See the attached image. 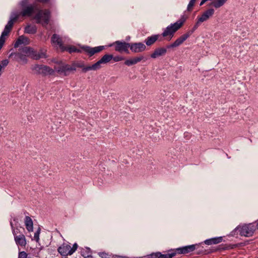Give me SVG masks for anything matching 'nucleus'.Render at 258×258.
Instances as JSON below:
<instances>
[{"mask_svg": "<svg viewBox=\"0 0 258 258\" xmlns=\"http://www.w3.org/2000/svg\"><path fill=\"white\" fill-rule=\"evenodd\" d=\"M185 19L182 18L175 23L168 26L162 33V36L165 38L167 41H170L173 37L175 33L179 30L183 25Z\"/></svg>", "mask_w": 258, "mask_h": 258, "instance_id": "1", "label": "nucleus"}, {"mask_svg": "<svg viewBox=\"0 0 258 258\" xmlns=\"http://www.w3.org/2000/svg\"><path fill=\"white\" fill-rule=\"evenodd\" d=\"M50 16V13L48 10H38L33 19L36 20L37 23L46 26L48 24Z\"/></svg>", "mask_w": 258, "mask_h": 258, "instance_id": "2", "label": "nucleus"}, {"mask_svg": "<svg viewBox=\"0 0 258 258\" xmlns=\"http://www.w3.org/2000/svg\"><path fill=\"white\" fill-rule=\"evenodd\" d=\"M113 58L112 54H105L101 58L92 65L88 66L87 68L84 69L85 72H88L91 70L96 71L101 68L102 64H105L109 62Z\"/></svg>", "mask_w": 258, "mask_h": 258, "instance_id": "3", "label": "nucleus"}, {"mask_svg": "<svg viewBox=\"0 0 258 258\" xmlns=\"http://www.w3.org/2000/svg\"><path fill=\"white\" fill-rule=\"evenodd\" d=\"M235 230H238L239 234L242 236L250 237L253 235L255 227L253 224L249 223L242 226H238Z\"/></svg>", "mask_w": 258, "mask_h": 258, "instance_id": "4", "label": "nucleus"}, {"mask_svg": "<svg viewBox=\"0 0 258 258\" xmlns=\"http://www.w3.org/2000/svg\"><path fill=\"white\" fill-rule=\"evenodd\" d=\"M32 71L37 75L43 76L52 75L54 73V70L48 66L42 64H35L31 68Z\"/></svg>", "mask_w": 258, "mask_h": 258, "instance_id": "5", "label": "nucleus"}, {"mask_svg": "<svg viewBox=\"0 0 258 258\" xmlns=\"http://www.w3.org/2000/svg\"><path fill=\"white\" fill-rule=\"evenodd\" d=\"M77 248L78 245L76 243H74L72 247L70 244L64 243L58 248L57 250L61 255L67 256L72 255Z\"/></svg>", "mask_w": 258, "mask_h": 258, "instance_id": "6", "label": "nucleus"}, {"mask_svg": "<svg viewBox=\"0 0 258 258\" xmlns=\"http://www.w3.org/2000/svg\"><path fill=\"white\" fill-rule=\"evenodd\" d=\"M28 0H22L20 3L21 6L22 7V10L20 15L22 17H30L36 10V8L34 5H29L26 6Z\"/></svg>", "mask_w": 258, "mask_h": 258, "instance_id": "7", "label": "nucleus"}, {"mask_svg": "<svg viewBox=\"0 0 258 258\" xmlns=\"http://www.w3.org/2000/svg\"><path fill=\"white\" fill-rule=\"evenodd\" d=\"M55 70L60 75L67 76L69 75L70 73L74 72L76 70L75 67H72L68 64L62 63L59 64L58 67H55Z\"/></svg>", "mask_w": 258, "mask_h": 258, "instance_id": "8", "label": "nucleus"}, {"mask_svg": "<svg viewBox=\"0 0 258 258\" xmlns=\"http://www.w3.org/2000/svg\"><path fill=\"white\" fill-rule=\"evenodd\" d=\"M13 25L14 23H13L12 21H9L7 24L5 26V29L0 36V50L2 49L5 42L6 36L10 32Z\"/></svg>", "mask_w": 258, "mask_h": 258, "instance_id": "9", "label": "nucleus"}, {"mask_svg": "<svg viewBox=\"0 0 258 258\" xmlns=\"http://www.w3.org/2000/svg\"><path fill=\"white\" fill-rule=\"evenodd\" d=\"M115 45V50L116 51L122 52L124 51L128 53V48H130V43L125 42L124 41L121 42L119 41H115L113 44L110 46Z\"/></svg>", "mask_w": 258, "mask_h": 258, "instance_id": "10", "label": "nucleus"}, {"mask_svg": "<svg viewBox=\"0 0 258 258\" xmlns=\"http://www.w3.org/2000/svg\"><path fill=\"white\" fill-rule=\"evenodd\" d=\"M105 48L104 46H98L94 47L90 46H84L83 47L84 51L90 56H93L95 53H99Z\"/></svg>", "mask_w": 258, "mask_h": 258, "instance_id": "11", "label": "nucleus"}, {"mask_svg": "<svg viewBox=\"0 0 258 258\" xmlns=\"http://www.w3.org/2000/svg\"><path fill=\"white\" fill-rule=\"evenodd\" d=\"M131 50L134 53L142 52L146 49V45L141 42L130 43Z\"/></svg>", "mask_w": 258, "mask_h": 258, "instance_id": "12", "label": "nucleus"}, {"mask_svg": "<svg viewBox=\"0 0 258 258\" xmlns=\"http://www.w3.org/2000/svg\"><path fill=\"white\" fill-rule=\"evenodd\" d=\"M196 249V245H189L176 248L174 250L176 254H185L193 251Z\"/></svg>", "mask_w": 258, "mask_h": 258, "instance_id": "13", "label": "nucleus"}, {"mask_svg": "<svg viewBox=\"0 0 258 258\" xmlns=\"http://www.w3.org/2000/svg\"><path fill=\"white\" fill-rule=\"evenodd\" d=\"M189 37L188 35L185 33L181 35L180 37L178 38L176 40L173 42L172 43L170 44V45H168L167 46V48H172L178 47L180 46L181 44H182L184 41H185Z\"/></svg>", "mask_w": 258, "mask_h": 258, "instance_id": "14", "label": "nucleus"}, {"mask_svg": "<svg viewBox=\"0 0 258 258\" xmlns=\"http://www.w3.org/2000/svg\"><path fill=\"white\" fill-rule=\"evenodd\" d=\"M214 10L213 9H209L204 12L201 17L198 18V23H202L208 20L210 17H211L214 13Z\"/></svg>", "mask_w": 258, "mask_h": 258, "instance_id": "15", "label": "nucleus"}, {"mask_svg": "<svg viewBox=\"0 0 258 258\" xmlns=\"http://www.w3.org/2000/svg\"><path fill=\"white\" fill-rule=\"evenodd\" d=\"M167 52V48L165 47H158L156 48L151 53L150 56L152 58L155 59L160 56L164 55Z\"/></svg>", "mask_w": 258, "mask_h": 258, "instance_id": "16", "label": "nucleus"}, {"mask_svg": "<svg viewBox=\"0 0 258 258\" xmlns=\"http://www.w3.org/2000/svg\"><path fill=\"white\" fill-rule=\"evenodd\" d=\"M144 56L141 55L128 59H126L124 61V64L127 66H131L136 64L144 59Z\"/></svg>", "mask_w": 258, "mask_h": 258, "instance_id": "17", "label": "nucleus"}, {"mask_svg": "<svg viewBox=\"0 0 258 258\" xmlns=\"http://www.w3.org/2000/svg\"><path fill=\"white\" fill-rule=\"evenodd\" d=\"M51 42L53 45H58L61 50L64 49L61 38L59 35L56 34H53L51 37Z\"/></svg>", "mask_w": 258, "mask_h": 258, "instance_id": "18", "label": "nucleus"}, {"mask_svg": "<svg viewBox=\"0 0 258 258\" xmlns=\"http://www.w3.org/2000/svg\"><path fill=\"white\" fill-rule=\"evenodd\" d=\"M14 240L17 245L22 247H25L26 245V239L24 234H19L18 236H15Z\"/></svg>", "mask_w": 258, "mask_h": 258, "instance_id": "19", "label": "nucleus"}, {"mask_svg": "<svg viewBox=\"0 0 258 258\" xmlns=\"http://www.w3.org/2000/svg\"><path fill=\"white\" fill-rule=\"evenodd\" d=\"M22 44H24L26 45H28L29 44V39L24 35H22L19 36L17 40L16 41L14 44V47L15 48L18 47L20 45Z\"/></svg>", "mask_w": 258, "mask_h": 258, "instance_id": "20", "label": "nucleus"}, {"mask_svg": "<svg viewBox=\"0 0 258 258\" xmlns=\"http://www.w3.org/2000/svg\"><path fill=\"white\" fill-rule=\"evenodd\" d=\"M160 35H153L148 37L145 40V42L147 46L153 45L159 38Z\"/></svg>", "mask_w": 258, "mask_h": 258, "instance_id": "21", "label": "nucleus"}, {"mask_svg": "<svg viewBox=\"0 0 258 258\" xmlns=\"http://www.w3.org/2000/svg\"><path fill=\"white\" fill-rule=\"evenodd\" d=\"M25 225L29 232L33 230V223L32 219L29 216H26L25 218Z\"/></svg>", "mask_w": 258, "mask_h": 258, "instance_id": "22", "label": "nucleus"}, {"mask_svg": "<svg viewBox=\"0 0 258 258\" xmlns=\"http://www.w3.org/2000/svg\"><path fill=\"white\" fill-rule=\"evenodd\" d=\"M222 237H216L206 239L205 241V243L207 245L215 244L220 243L221 242H222Z\"/></svg>", "mask_w": 258, "mask_h": 258, "instance_id": "23", "label": "nucleus"}, {"mask_svg": "<svg viewBox=\"0 0 258 258\" xmlns=\"http://www.w3.org/2000/svg\"><path fill=\"white\" fill-rule=\"evenodd\" d=\"M47 57L46 53L42 51L37 52L33 49L32 58L35 60L39 59L41 58H46Z\"/></svg>", "mask_w": 258, "mask_h": 258, "instance_id": "24", "label": "nucleus"}, {"mask_svg": "<svg viewBox=\"0 0 258 258\" xmlns=\"http://www.w3.org/2000/svg\"><path fill=\"white\" fill-rule=\"evenodd\" d=\"M36 32H37V27L36 26L28 25L25 28L24 32L25 33L33 34L36 33Z\"/></svg>", "mask_w": 258, "mask_h": 258, "instance_id": "25", "label": "nucleus"}, {"mask_svg": "<svg viewBox=\"0 0 258 258\" xmlns=\"http://www.w3.org/2000/svg\"><path fill=\"white\" fill-rule=\"evenodd\" d=\"M158 258H172L175 255V252L173 249H171L167 252V253L162 254L159 252Z\"/></svg>", "mask_w": 258, "mask_h": 258, "instance_id": "26", "label": "nucleus"}, {"mask_svg": "<svg viewBox=\"0 0 258 258\" xmlns=\"http://www.w3.org/2000/svg\"><path fill=\"white\" fill-rule=\"evenodd\" d=\"M64 49H62L61 51H67L69 52L70 53H73V52H80V50L79 49H77L74 46H68V47L64 46Z\"/></svg>", "mask_w": 258, "mask_h": 258, "instance_id": "27", "label": "nucleus"}, {"mask_svg": "<svg viewBox=\"0 0 258 258\" xmlns=\"http://www.w3.org/2000/svg\"><path fill=\"white\" fill-rule=\"evenodd\" d=\"M33 51V49L29 47H25L23 48L22 49V52L23 54H24L26 56H30L31 58L32 56Z\"/></svg>", "mask_w": 258, "mask_h": 258, "instance_id": "28", "label": "nucleus"}, {"mask_svg": "<svg viewBox=\"0 0 258 258\" xmlns=\"http://www.w3.org/2000/svg\"><path fill=\"white\" fill-rule=\"evenodd\" d=\"M227 0H215L213 3V5L215 8H219L222 7Z\"/></svg>", "mask_w": 258, "mask_h": 258, "instance_id": "29", "label": "nucleus"}, {"mask_svg": "<svg viewBox=\"0 0 258 258\" xmlns=\"http://www.w3.org/2000/svg\"><path fill=\"white\" fill-rule=\"evenodd\" d=\"M98 255L101 258H113V255L110 253L106 252L105 251L99 252Z\"/></svg>", "mask_w": 258, "mask_h": 258, "instance_id": "30", "label": "nucleus"}, {"mask_svg": "<svg viewBox=\"0 0 258 258\" xmlns=\"http://www.w3.org/2000/svg\"><path fill=\"white\" fill-rule=\"evenodd\" d=\"M200 23H198V21L196 24L193 27V28L186 33V34L188 35V37H189L195 31V30L197 29Z\"/></svg>", "mask_w": 258, "mask_h": 258, "instance_id": "31", "label": "nucleus"}, {"mask_svg": "<svg viewBox=\"0 0 258 258\" xmlns=\"http://www.w3.org/2000/svg\"><path fill=\"white\" fill-rule=\"evenodd\" d=\"M19 16H21L20 14H18L17 13L13 12L11 14L9 21H12L13 23H14L18 19Z\"/></svg>", "mask_w": 258, "mask_h": 258, "instance_id": "32", "label": "nucleus"}, {"mask_svg": "<svg viewBox=\"0 0 258 258\" xmlns=\"http://www.w3.org/2000/svg\"><path fill=\"white\" fill-rule=\"evenodd\" d=\"M17 56L18 58L22 61V62L24 63H26L27 62V59L26 58V55L22 53H18L17 54Z\"/></svg>", "mask_w": 258, "mask_h": 258, "instance_id": "33", "label": "nucleus"}, {"mask_svg": "<svg viewBox=\"0 0 258 258\" xmlns=\"http://www.w3.org/2000/svg\"><path fill=\"white\" fill-rule=\"evenodd\" d=\"M9 62L8 59H6L3 60L0 63V72L2 70V69H4L6 67H7Z\"/></svg>", "mask_w": 258, "mask_h": 258, "instance_id": "34", "label": "nucleus"}, {"mask_svg": "<svg viewBox=\"0 0 258 258\" xmlns=\"http://www.w3.org/2000/svg\"><path fill=\"white\" fill-rule=\"evenodd\" d=\"M72 67H75V68L76 69V68H82V71L84 73H86V72H85L84 71V69L85 68H87V66L86 67H85L83 63L82 62H81V63H73L72 65Z\"/></svg>", "mask_w": 258, "mask_h": 258, "instance_id": "35", "label": "nucleus"}, {"mask_svg": "<svg viewBox=\"0 0 258 258\" xmlns=\"http://www.w3.org/2000/svg\"><path fill=\"white\" fill-rule=\"evenodd\" d=\"M12 233L14 238L16 236H18L19 234H23V232L20 231V229L18 228L13 229L12 230Z\"/></svg>", "mask_w": 258, "mask_h": 258, "instance_id": "36", "label": "nucleus"}, {"mask_svg": "<svg viewBox=\"0 0 258 258\" xmlns=\"http://www.w3.org/2000/svg\"><path fill=\"white\" fill-rule=\"evenodd\" d=\"M18 258H30L28 256V254L25 251H21L19 252Z\"/></svg>", "mask_w": 258, "mask_h": 258, "instance_id": "37", "label": "nucleus"}, {"mask_svg": "<svg viewBox=\"0 0 258 258\" xmlns=\"http://www.w3.org/2000/svg\"><path fill=\"white\" fill-rule=\"evenodd\" d=\"M159 252H153L147 255V258H158Z\"/></svg>", "mask_w": 258, "mask_h": 258, "instance_id": "38", "label": "nucleus"}, {"mask_svg": "<svg viewBox=\"0 0 258 258\" xmlns=\"http://www.w3.org/2000/svg\"><path fill=\"white\" fill-rule=\"evenodd\" d=\"M196 0H190L188 4L187 10V11H190L193 6L195 5Z\"/></svg>", "mask_w": 258, "mask_h": 258, "instance_id": "39", "label": "nucleus"}, {"mask_svg": "<svg viewBox=\"0 0 258 258\" xmlns=\"http://www.w3.org/2000/svg\"><path fill=\"white\" fill-rule=\"evenodd\" d=\"M87 250L88 251L87 254H85L84 252H82V256L85 258H93L92 256L91 255L90 248H87Z\"/></svg>", "mask_w": 258, "mask_h": 258, "instance_id": "40", "label": "nucleus"}, {"mask_svg": "<svg viewBox=\"0 0 258 258\" xmlns=\"http://www.w3.org/2000/svg\"><path fill=\"white\" fill-rule=\"evenodd\" d=\"M112 59H113L115 62H117L124 60V57L121 56H113V58Z\"/></svg>", "mask_w": 258, "mask_h": 258, "instance_id": "41", "label": "nucleus"}, {"mask_svg": "<svg viewBox=\"0 0 258 258\" xmlns=\"http://www.w3.org/2000/svg\"><path fill=\"white\" fill-rule=\"evenodd\" d=\"M39 231H36L35 234H34V238L35 239L38 241L39 240Z\"/></svg>", "mask_w": 258, "mask_h": 258, "instance_id": "42", "label": "nucleus"}, {"mask_svg": "<svg viewBox=\"0 0 258 258\" xmlns=\"http://www.w3.org/2000/svg\"><path fill=\"white\" fill-rule=\"evenodd\" d=\"M36 1L39 2H41V3H47L49 0H36Z\"/></svg>", "mask_w": 258, "mask_h": 258, "instance_id": "43", "label": "nucleus"}, {"mask_svg": "<svg viewBox=\"0 0 258 258\" xmlns=\"http://www.w3.org/2000/svg\"><path fill=\"white\" fill-rule=\"evenodd\" d=\"M206 0H202V1L200 3V6H202L203 5H204V3H205L206 2Z\"/></svg>", "mask_w": 258, "mask_h": 258, "instance_id": "44", "label": "nucleus"}, {"mask_svg": "<svg viewBox=\"0 0 258 258\" xmlns=\"http://www.w3.org/2000/svg\"><path fill=\"white\" fill-rule=\"evenodd\" d=\"M82 252H84V253H85V254H87V253H88V251L87 250V248L86 249H84L83 250H82L81 251V254L82 255Z\"/></svg>", "mask_w": 258, "mask_h": 258, "instance_id": "45", "label": "nucleus"}, {"mask_svg": "<svg viewBox=\"0 0 258 258\" xmlns=\"http://www.w3.org/2000/svg\"><path fill=\"white\" fill-rule=\"evenodd\" d=\"M114 258H126V257L120 256V255H115Z\"/></svg>", "mask_w": 258, "mask_h": 258, "instance_id": "46", "label": "nucleus"}, {"mask_svg": "<svg viewBox=\"0 0 258 258\" xmlns=\"http://www.w3.org/2000/svg\"><path fill=\"white\" fill-rule=\"evenodd\" d=\"M10 225H11V228H12V230H13V229H14V225H13V223L12 222H10Z\"/></svg>", "mask_w": 258, "mask_h": 258, "instance_id": "47", "label": "nucleus"}, {"mask_svg": "<svg viewBox=\"0 0 258 258\" xmlns=\"http://www.w3.org/2000/svg\"><path fill=\"white\" fill-rule=\"evenodd\" d=\"M256 228L258 229V220L256 221Z\"/></svg>", "mask_w": 258, "mask_h": 258, "instance_id": "48", "label": "nucleus"}, {"mask_svg": "<svg viewBox=\"0 0 258 258\" xmlns=\"http://www.w3.org/2000/svg\"><path fill=\"white\" fill-rule=\"evenodd\" d=\"M16 220V219L15 218V219H14V221H15Z\"/></svg>", "mask_w": 258, "mask_h": 258, "instance_id": "49", "label": "nucleus"}]
</instances>
